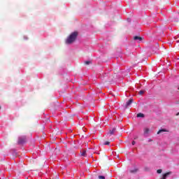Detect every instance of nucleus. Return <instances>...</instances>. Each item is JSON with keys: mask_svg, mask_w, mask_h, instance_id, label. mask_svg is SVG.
<instances>
[{"mask_svg": "<svg viewBox=\"0 0 179 179\" xmlns=\"http://www.w3.org/2000/svg\"><path fill=\"white\" fill-rule=\"evenodd\" d=\"M78 38V31L71 33L66 40V44H72Z\"/></svg>", "mask_w": 179, "mask_h": 179, "instance_id": "1", "label": "nucleus"}, {"mask_svg": "<svg viewBox=\"0 0 179 179\" xmlns=\"http://www.w3.org/2000/svg\"><path fill=\"white\" fill-rule=\"evenodd\" d=\"M26 136H22L18 138V144L19 145H23V143H26Z\"/></svg>", "mask_w": 179, "mask_h": 179, "instance_id": "2", "label": "nucleus"}, {"mask_svg": "<svg viewBox=\"0 0 179 179\" xmlns=\"http://www.w3.org/2000/svg\"><path fill=\"white\" fill-rule=\"evenodd\" d=\"M134 102V99H130L124 105V108H128V107H129V106L131 104H132V103Z\"/></svg>", "mask_w": 179, "mask_h": 179, "instance_id": "3", "label": "nucleus"}, {"mask_svg": "<svg viewBox=\"0 0 179 179\" xmlns=\"http://www.w3.org/2000/svg\"><path fill=\"white\" fill-rule=\"evenodd\" d=\"M171 174H173V172L171 171L165 173L163 174L162 178L161 179H166L167 177H169V176H171Z\"/></svg>", "mask_w": 179, "mask_h": 179, "instance_id": "4", "label": "nucleus"}, {"mask_svg": "<svg viewBox=\"0 0 179 179\" xmlns=\"http://www.w3.org/2000/svg\"><path fill=\"white\" fill-rule=\"evenodd\" d=\"M134 40H135L136 41H138V43H141V41H142V40H143V38L141 37V36H134Z\"/></svg>", "mask_w": 179, "mask_h": 179, "instance_id": "5", "label": "nucleus"}, {"mask_svg": "<svg viewBox=\"0 0 179 179\" xmlns=\"http://www.w3.org/2000/svg\"><path fill=\"white\" fill-rule=\"evenodd\" d=\"M115 128H113L112 130H109L108 135H114V132H115Z\"/></svg>", "mask_w": 179, "mask_h": 179, "instance_id": "6", "label": "nucleus"}, {"mask_svg": "<svg viewBox=\"0 0 179 179\" xmlns=\"http://www.w3.org/2000/svg\"><path fill=\"white\" fill-rule=\"evenodd\" d=\"M81 156L86 157L87 155H86V150H83L81 152Z\"/></svg>", "mask_w": 179, "mask_h": 179, "instance_id": "7", "label": "nucleus"}, {"mask_svg": "<svg viewBox=\"0 0 179 179\" xmlns=\"http://www.w3.org/2000/svg\"><path fill=\"white\" fill-rule=\"evenodd\" d=\"M162 132H167V130L162 129L157 131V135L162 134Z\"/></svg>", "mask_w": 179, "mask_h": 179, "instance_id": "8", "label": "nucleus"}, {"mask_svg": "<svg viewBox=\"0 0 179 179\" xmlns=\"http://www.w3.org/2000/svg\"><path fill=\"white\" fill-rule=\"evenodd\" d=\"M137 117L139 118V117H142L143 118V117H145V115L143 113H138L137 114Z\"/></svg>", "mask_w": 179, "mask_h": 179, "instance_id": "9", "label": "nucleus"}, {"mask_svg": "<svg viewBox=\"0 0 179 179\" xmlns=\"http://www.w3.org/2000/svg\"><path fill=\"white\" fill-rule=\"evenodd\" d=\"M150 131V130L148 128H145V129H144V134H149Z\"/></svg>", "mask_w": 179, "mask_h": 179, "instance_id": "10", "label": "nucleus"}, {"mask_svg": "<svg viewBox=\"0 0 179 179\" xmlns=\"http://www.w3.org/2000/svg\"><path fill=\"white\" fill-rule=\"evenodd\" d=\"M138 169H134V170H130V173H137Z\"/></svg>", "mask_w": 179, "mask_h": 179, "instance_id": "11", "label": "nucleus"}, {"mask_svg": "<svg viewBox=\"0 0 179 179\" xmlns=\"http://www.w3.org/2000/svg\"><path fill=\"white\" fill-rule=\"evenodd\" d=\"M90 64H92L91 61H86V62H85V65H90Z\"/></svg>", "mask_w": 179, "mask_h": 179, "instance_id": "12", "label": "nucleus"}, {"mask_svg": "<svg viewBox=\"0 0 179 179\" xmlns=\"http://www.w3.org/2000/svg\"><path fill=\"white\" fill-rule=\"evenodd\" d=\"M163 171V170H162V169H158L157 171V173H158V174H162V172Z\"/></svg>", "mask_w": 179, "mask_h": 179, "instance_id": "13", "label": "nucleus"}, {"mask_svg": "<svg viewBox=\"0 0 179 179\" xmlns=\"http://www.w3.org/2000/svg\"><path fill=\"white\" fill-rule=\"evenodd\" d=\"M144 93H145V91L141 90V91H139L138 94L142 95V94H143Z\"/></svg>", "mask_w": 179, "mask_h": 179, "instance_id": "14", "label": "nucleus"}, {"mask_svg": "<svg viewBox=\"0 0 179 179\" xmlns=\"http://www.w3.org/2000/svg\"><path fill=\"white\" fill-rule=\"evenodd\" d=\"M99 179H106V177L103 176H99Z\"/></svg>", "mask_w": 179, "mask_h": 179, "instance_id": "15", "label": "nucleus"}, {"mask_svg": "<svg viewBox=\"0 0 179 179\" xmlns=\"http://www.w3.org/2000/svg\"><path fill=\"white\" fill-rule=\"evenodd\" d=\"M103 145H110V141H106Z\"/></svg>", "mask_w": 179, "mask_h": 179, "instance_id": "16", "label": "nucleus"}, {"mask_svg": "<svg viewBox=\"0 0 179 179\" xmlns=\"http://www.w3.org/2000/svg\"><path fill=\"white\" fill-rule=\"evenodd\" d=\"M135 143H136V142H135V141H133L132 142H131V145H135Z\"/></svg>", "mask_w": 179, "mask_h": 179, "instance_id": "17", "label": "nucleus"}, {"mask_svg": "<svg viewBox=\"0 0 179 179\" xmlns=\"http://www.w3.org/2000/svg\"><path fill=\"white\" fill-rule=\"evenodd\" d=\"M149 142H152V139H149V141H148Z\"/></svg>", "mask_w": 179, "mask_h": 179, "instance_id": "18", "label": "nucleus"}, {"mask_svg": "<svg viewBox=\"0 0 179 179\" xmlns=\"http://www.w3.org/2000/svg\"><path fill=\"white\" fill-rule=\"evenodd\" d=\"M176 115H179V113H178L176 114Z\"/></svg>", "mask_w": 179, "mask_h": 179, "instance_id": "19", "label": "nucleus"}, {"mask_svg": "<svg viewBox=\"0 0 179 179\" xmlns=\"http://www.w3.org/2000/svg\"><path fill=\"white\" fill-rule=\"evenodd\" d=\"M178 90H179V87H178Z\"/></svg>", "mask_w": 179, "mask_h": 179, "instance_id": "20", "label": "nucleus"}, {"mask_svg": "<svg viewBox=\"0 0 179 179\" xmlns=\"http://www.w3.org/2000/svg\"><path fill=\"white\" fill-rule=\"evenodd\" d=\"M0 110H1V106H0Z\"/></svg>", "mask_w": 179, "mask_h": 179, "instance_id": "21", "label": "nucleus"}]
</instances>
